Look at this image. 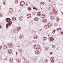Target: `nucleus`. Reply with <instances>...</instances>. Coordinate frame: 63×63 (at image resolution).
<instances>
[{
  "label": "nucleus",
  "instance_id": "nucleus-1",
  "mask_svg": "<svg viewBox=\"0 0 63 63\" xmlns=\"http://www.w3.org/2000/svg\"><path fill=\"white\" fill-rule=\"evenodd\" d=\"M34 46L35 47V48L36 49L35 52L36 54H39L40 52V49L39 48V47H40V46L39 44H37L36 45H34Z\"/></svg>",
  "mask_w": 63,
  "mask_h": 63
},
{
  "label": "nucleus",
  "instance_id": "nucleus-2",
  "mask_svg": "<svg viewBox=\"0 0 63 63\" xmlns=\"http://www.w3.org/2000/svg\"><path fill=\"white\" fill-rule=\"evenodd\" d=\"M6 21L7 22H9L6 25V28H8L9 26L11 25V24H12V21H10L11 19L9 18H7Z\"/></svg>",
  "mask_w": 63,
  "mask_h": 63
},
{
  "label": "nucleus",
  "instance_id": "nucleus-3",
  "mask_svg": "<svg viewBox=\"0 0 63 63\" xmlns=\"http://www.w3.org/2000/svg\"><path fill=\"white\" fill-rule=\"evenodd\" d=\"M25 4V2L24 1H22L21 2L20 5L21 6H23Z\"/></svg>",
  "mask_w": 63,
  "mask_h": 63
},
{
  "label": "nucleus",
  "instance_id": "nucleus-4",
  "mask_svg": "<svg viewBox=\"0 0 63 63\" xmlns=\"http://www.w3.org/2000/svg\"><path fill=\"white\" fill-rule=\"evenodd\" d=\"M13 44L12 43H10L8 44V47H13Z\"/></svg>",
  "mask_w": 63,
  "mask_h": 63
},
{
  "label": "nucleus",
  "instance_id": "nucleus-5",
  "mask_svg": "<svg viewBox=\"0 0 63 63\" xmlns=\"http://www.w3.org/2000/svg\"><path fill=\"white\" fill-rule=\"evenodd\" d=\"M27 16L28 18H30L31 17V14H28L27 15Z\"/></svg>",
  "mask_w": 63,
  "mask_h": 63
},
{
  "label": "nucleus",
  "instance_id": "nucleus-6",
  "mask_svg": "<svg viewBox=\"0 0 63 63\" xmlns=\"http://www.w3.org/2000/svg\"><path fill=\"white\" fill-rule=\"evenodd\" d=\"M51 61L52 63H53L54 62V58L53 57H52L51 59Z\"/></svg>",
  "mask_w": 63,
  "mask_h": 63
},
{
  "label": "nucleus",
  "instance_id": "nucleus-7",
  "mask_svg": "<svg viewBox=\"0 0 63 63\" xmlns=\"http://www.w3.org/2000/svg\"><path fill=\"white\" fill-rule=\"evenodd\" d=\"M52 11L53 13H55V14H57V12L56 10L55 9H53L52 10Z\"/></svg>",
  "mask_w": 63,
  "mask_h": 63
},
{
  "label": "nucleus",
  "instance_id": "nucleus-8",
  "mask_svg": "<svg viewBox=\"0 0 63 63\" xmlns=\"http://www.w3.org/2000/svg\"><path fill=\"white\" fill-rule=\"evenodd\" d=\"M23 17L22 16H20L19 18V20L20 21H22L23 20Z\"/></svg>",
  "mask_w": 63,
  "mask_h": 63
},
{
  "label": "nucleus",
  "instance_id": "nucleus-9",
  "mask_svg": "<svg viewBox=\"0 0 63 63\" xmlns=\"http://www.w3.org/2000/svg\"><path fill=\"white\" fill-rule=\"evenodd\" d=\"M49 39L50 41H51V42H52L54 40V38L52 37H50Z\"/></svg>",
  "mask_w": 63,
  "mask_h": 63
},
{
  "label": "nucleus",
  "instance_id": "nucleus-10",
  "mask_svg": "<svg viewBox=\"0 0 63 63\" xmlns=\"http://www.w3.org/2000/svg\"><path fill=\"white\" fill-rule=\"evenodd\" d=\"M44 27L46 29H47V28H49V26H48V25H47L45 26Z\"/></svg>",
  "mask_w": 63,
  "mask_h": 63
},
{
  "label": "nucleus",
  "instance_id": "nucleus-11",
  "mask_svg": "<svg viewBox=\"0 0 63 63\" xmlns=\"http://www.w3.org/2000/svg\"><path fill=\"white\" fill-rule=\"evenodd\" d=\"M12 50L11 49H10L8 50V53H9V54H11L12 53Z\"/></svg>",
  "mask_w": 63,
  "mask_h": 63
},
{
  "label": "nucleus",
  "instance_id": "nucleus-12",
  "mask_svg": "<svg viewBox=\"0 0 63 63\" xmlns=\"http://www.w3.org/2000/svg\"><path fill=\"white\" fill-rule=\"evenodd\" d=\"M16 17H13L12 18V20L13 21H15L16 20Z\"/></svg>",
  "mask_w": 63,
  "mask_h": 63
},
{
  "label": "nucleus",
  "instance_id": "nucleus-13",
  "mask_svg": "<svg viewBox=\"0 0 63 63\" xmlns=\"http://www.w3.org/2000/svg\"><path fill=\"white\" fill-rule=\"evenodd\" d=\"M47 25H48V26L49 27L50 26H51V25H52V24L50 23H47Z\"/></svg>",
  "mask_w": 63,
  "mask_h": 63
},
{
  "label": "nucleus",
  "instance_id": "nucleus-14",
  "mask_svg": "<svg viewBox=\"0 0 63 63\" xmlns=\"http://www.w3.org/2000/svg\"><path fill=\"white\" fill-rule=\"evenodd\" d=\"M43 22H44L45 23H46V22H47V20L46 19H45L43 20Z\"/></svg>",
  "mask_w": 63,
  "mask_h": 63
},
{
  "label": "nucleus",
  "instance_id": "nucleus-15",
  "mask_svg": "<svg viewBox=\"0 0 63 63\" xmlns=\"http://www.w3.org/2000/svg\"><path fill=\"white\" fill-rule=\"evenodd\" d=\"M49 48V47H45V50H47L48 49V48Z\"/></svg>",
  "mask_w": 63,
  "mask_h": 63
},
{
  "label": "nucleus",
  "instance_id": "nucleus-16",
  "mask_svg": "<svg viewBox=\"0 0 63 63\" xmlns=\"http://www.w3.org/2000/svg\"><path fill=\"white\" fill-rule=\"evenodd\" d=\"M21 29V27H18V28L17 29V30L18 31H19V30H20Z\"/></svg>",
  "mask_w": 63,
  "mask_h": 63
},
{
  "label": "nucleus",
  "instance_id": "nucleus-17",
  "mask_svg": "<svg viewBox=\"0 0 63 63\" xmlns=\"http://www.w3.org/2000/svg\"><path fill=\"white\" fill-rule=\"evenodd\" d=\"M50 18L52 20H54V16H52L50 17Z\"/></svg>",
  "mask_w": 63,
  "mask_h": 63
},
{
  "label": "nucleus",
  "instance_id": "nucleus-18",
  "mask_svg": "<svg viewBox=\"0 0 63 63\" xmlns=\"http://www.w3.org/2000/svg\"><path fill=\"white\" fill-rule=\"evenodd\" d=\"M34 20L35 21H38V20H39V18H38L36 17L34 19Z\"/></svg>",
  "mask_w": 63,
  "mask_h": 63
},
{
  "label": "nucleus",
  "instance_id": "nucleus-19",
  "mask_svg": "<svg viewBox=\"0 0 63 63\" xmlns=\"http://www.w3.org/2000/svg\"><path fill=\"white\" fill-rule=\"evenodd\" d=\"M45 17V14H42L41 15V17L42 18H44Z\"/></svg>",
  "mask_w": 63,
  "mask_h": 63
},
{
  "label": "nucleus",
  "instance_id": "nucleus-20",
  "mask_svg": "<svg viewBox=\"0 0 63 63\" xmlns=\"http://www.w3.org/2000/svg\"><path fill=\"white\" fill-rule=\"evenodd\" d=\"M34 38L35 39H37L38 38V36L37 35H35L34 36Z\"/></svg>",
  "mask_w": 63,
  "mask_h": 63
},
{
  "label": "nucleus",
  "instance_id": "nucleus-21",
  "mask_svg": "<svg viewBox=\"0 0 63 63\" xmlns=\"http://www.w3.org/2000/svg\"><path fill=\"white\" fill-rule=\"evenodd\" d=\"M41 14V13L40 12H38L37 13V16H40Z\"/></svg>",
  "mask_w": 63,
  "mask_h": 63
},
{
  "label": "nucleus",
  "instance_id": "nucleus-22",
  "mask_svg": "<svg viewBox=\"0 0 63 63\" xmlns=\"http://www.w3.org/2000/svg\"><path fill=\"white\" fill-rule=\"evenodd\" d=\"M13 11V9L12 8H10L9 10V12H11Z\"/></svg>",
  "mask_w": 63,
  "mask_h": 63
},
{
  "label": "nucleus",
  "instance_id": "nucleus-23",
  "mask_svg": "<svg viewBox=\"0 0 63 63\" xmlns=\"http://www.w3.org/2000/svg\"><path fill=\"white\" fill-rule=\"evenodd\" d=\"M45 4V2H42L41 3V5H44Z\"/></svg>",
  "mask_w": 63,
  "mask_h": 63
},
{
  "label": "nucleus",
  "instance_id": "nucleus-24",
  "mask_svg": "<svg viewBox=\"0 0 63 63\" xmlns=\"http://www.w3.org/2000/svg\"><path fill=\"white\" fill-rule=\"evenodd\" d=\"M53 32H52L53 34H54L55 33V30L54 29L53 30Z\"/></svg>",
  "mask_w": 63,
  "mask_h": 63
},
{
  "label": "nucleus",
  "instance_id": "nucleus-25",
  "mask_svg": "<svg viewBox=\"0 0 63 63\" xmlns=\"http://www.w3.org/2000/svg\"><path fill=\"white\" fill-rule=\"evenodd\" d=\"M57 31H59V30H60V31H61V28H59L57 29Z\"/></svg>",
  "mask_w": 63,
  "mask_h": 63
},
{
  "label": "nucleus",
  "instance_id": "nucleus-26",
  "mask_svg": "<svg viewBox=\"0 0 63 63\" xmlns=\"http://www.w3.org/2000/svg\"><path fill=\"white\" fill-rule=\"evenodd\" d=\"M55 45H53L52 46V47L53 48H55Z\"/></svg>",
  "mask_w": 63,
  "mask_h": 63
},
{
  "label": "nucleus",
  "instance_id": "nucleus-27",
  "mask_svg": "<svg viewBox=\"0 0 63 63\" xmlns=\"http://www.w3.org/2000/svg\"><path fill=\"white\" fill-rule=\"evenodd\" d=\"M28 9L29 11H30L31 10V8L30 7H28Z\"/></svg>",
  "mask_w": 63,
  "mask_h": 63
},
{
  "label": "nucleus",
  "instance_id": "nucleus-28",
  "mask_svg": "<svg viewBox=\"0 0 63 63\" xmlns=\"http://www.w3.org/2000/svg\"><path fill=\"white\" fill-rule=\"evenodd\" d=\"M47 37H44V38H43V40H46V39H47Z\"/></svg>",
  "mask_w": 63,
  "mask_h": 63
},
{
  "label": "nucleus",
  "instance_id": "nucleus-29",
  "mask_svg": "<svg viewBox=\"0 0 63 63\" xmlns=\"http://www.w3.org/2000/svg\"><path fill=\"white\" fill-rule=\"evenodd\" d=\"M59 18H56V20H57V21H59Z\"/></svg>",
  "mask_w": 63,
  "mask_h": 63
},
{
  "label": "nucleus",
  "instance_id": "nucleus-30",
  "mask_svg": "<svg viewBox=\"0 0 63 63\" xmlns=\"http://www.w3.org/2000/svg\"><path fill=\"white\" fill-rule=\"evenodd\" d=\"M18 2V0H16V3H17Z\"/></svg>",
  "mask_w": 63,
  "mask_h": 63
},
{
  "label": "nucleus",
  "instance_id": "nucleus-31",
  "mask_svg": "<svg viewBox=\"0 0 63 63\" xmlns=\"http://www.w3.org/2000/svg\"><path fill=\"white\" fill-rule=\"evenodd\" d=\"M17 61H18V62H19V63H20V61H19V59H17Z\"/></svg>",
  "mask_w": 63,
  "mask_h": 63
},
{
  "label": "nucleus",
  "instance_id": "nucleus-32",
  "mask_svg": "<svg viewBox=\"0 0 63 63\" xmlns=\"http://www.w3.org/2000/svg\"><path fill=\"white\" fill-rule=\"evenodd\" d=\"M19 37H20L19 38L20 39H22V36L20 35V36Z\"/></svg>",
  "mask_w": 63,
  "mask_h": 63
},
{
  "label": "nucleus",
  "instance_id": "nucleus-33",
  "mask_svg": "<svg viewBox=\"0 0 63 63\" xmlns=\"http://www.w3.org/2000/svg\"><path fill=\"white\" fill-rule=\"evenodd\" d=\"M25 4L27 6H28V3H25Z\"/></svg>",
  "mask_w": 63,
  "mask_h": 63
},
{
  "label": "nucleus",
  "instance_id": "nucleus-34",
  "mask_svg": "<svg viewBox=\"0 0 63 63\" xmlns=\"http://www.w3.org/2000/svg\"><path fill=\"white\" fill-rule=\"evenodd\" d=\"M61 34H62V35H63V32H61Z\"/></svg>",
  "mask_w": 63,
  "mask_h": 63
},
{
  "label": "nucleus",
  "instance_id": "nucleus-35",
  "mask_svg": "<svg viewBox=\"0 0 63 63\" xmlns=\"http://www.w3.org/2000/svg\"><path fill=\"white\" fill-rule=\"evenodd\" d=\"M33 9H35L36 10H37V8H36L35 7H34Z\"/></svg>",
  "mask_w": 63,
  "mask_h": 63
},
{
  "label": "nucleus",
  "instance_id": "nucleus-36",
  "mask_svg": "<svg viewBox=\"0 0 63 63\" xmlns=\"http://www.w3.org/2000/svg\"><path fill=\"white\" fill-rule=\"evenodd\" d=\"M3 3L4 5H5L6 4V3L5 2H3Z\"/></svg>",
  "mask_w": 63,
  "mask_h": 63
},
{
  "label": "nucleus",
  "instance_id": "nucleus-37",
  "mask_svg": "<svg viewBox=\"0 0 63 63\" xmlns=\"http://www.w3.org/2000/svg\"><path fill=\"white\" fill-rule=\"evenodd\" d=\"M50 54H51V55L52 54V52H51L50 53Z\"/></svg>",
  "mask_w": 63,
  "mask_h": 63
},
{
  "label": "nucleus",
  "instance_id": "nucleus-38",
  "mask_svg": "<svg viewBox=\"0 0 63 63\" xmlns=\"http://www.w3.org/2000/svg\"><path fill=\"white\" fill-rule=\"evenodd\" d=\"M0 28H1H1H2V26H0Z\"/></svg>",
  "mask_w": 63,
  "mask_h": 63
},
{
  "label": "nucleus",
  "instance_id": "nucleus-39",
  "mask_svg": "<svg viewBox=\"0 0 63 63\" xmlns=\"http://www.w3.org/2000/svg\"><path fill=\"white\" fill-rule=\"evenodd\" d=\"M0 48H2V46H0Z\"/></svg>",
  "mask_w": 63,
  "mask_h": 63
},
{
  "label": "nucleus",
  "instance_id": "nucleus-40",
  "mask_svg": "<svg viewBox=\"0 0 63 63\" xmlns=\"http://www.w3.org/2000/svg\"><path fill=\"white\" fill-rule=\"evenodd\" d=\"M1 6H0V10H1Z\"/></svg>",
  "mask_w": 63,
  "mask_h": 63
},
{
  "label": "nucleus",
  "instance_id": "nucleus-41",
  "mask_svg": "<svg viewBox=\"0 0 63 63\" xmlns=\"http://www.w3.org/2000/svg\"><path fill=\"white\" fill-rule=\"evenodd\" d=\"M16 54H17V52H16Z\"/></svg>",
  "mask_w": 63,
  "mask_h": 63
},
{
  "label": "nucleus",
  "instance_id": "nucleus-42",
  "mask_svg": "<svg viewBox=\"0 0 63 63\" xmlns=\"http://www.w3.org/2000/svg\"><path fill=\"white\" fill-rule=\"evenodd\" d=\"M18 47H20L19 46H18Z\"/></svg>",
  "mask_w": 63,
  "mask_h": 63
},
{
  "label": "nucleus",
  "instance_id": "nucleus-43",
  "mask_svg": "<svg viewBox=\"0 0 63 63\" xmlns=\"http://www.w3.org/2000/svg\"><path fill=\"white\" fill-rule=\"evenodd\" d=\"M5 47L4 46V47Z\"/></svg>",
  "mask_w": 63,
  "mask_h": 63
},
{
  "label": "nucleus",
  "instance_id": "nucleus-44",
  "mask_svg": "<svg viewBox=\"0 0 63 63\" xmlns=\"http://www.w3.org/2000/svg\"><path fill=\"white\" fill-rule=\"evenodd\" d=\"M41 9H42V8H41Z\"/></svg>",
  "mask_w": 63,
  "mask_h": 63
}]
</instances>
